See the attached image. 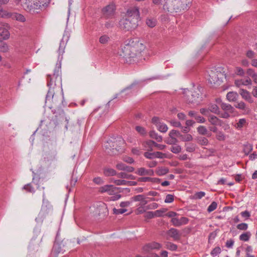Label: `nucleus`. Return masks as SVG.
Masks as SVG:
<instances>
[{"instance_id": "aec40b11", "label": "nucleus", "mask_w": 257, "mask_h": 257, "mask_svg": "<svg viewBox=\"0 0 257 257\" xmlns=\"http://www.w3.org/2000/svg\"><path fill=\"white\" fill-rule=\"evenodd\" d=\"M7 17L16 20L18 21L24 22L26 21L25 17L21 14L17 13L8 12L7 13Z\"/></svg>"}, {"instance_id": "7ed1b4c3", "label": "nucleus", "mask_w": 257, "mask_h": 257, "mask_svg": "<svg viewBox=\"0 0 257 257\" xmlns=\"http://www.w3.org/2000/svg\"><path fill=\"white\" fill-rule=\"evenodd\" d=\"M192 0L167 1L164 5V9L170 13L177 14L187 10L191 6Z\"/></svg>"}, {"instance_id": "a18cd8bd", "label": "nucleus", "mask_w": 257, "mask_h": 257, "mask_svg": "<svg viewBox=\"0 0 257 257\" xmlns=\"http://www.w3.org/2000/svg\"><path fill=\"white\" fill-rule=\"evenodd\" d=\"M186 150L188 152H193L195 151L196 145L193 143H187L185 145Z\"/></svg>"}, {"instance_id": "f03ea898", "label": "nucleus", "mask_w": 257, "mask_h": 257, "mask_svg": "<svg viewBox=\"0 0 257 257\" xmlns=\"http://www.w3.org/2000/svg\"><path fill=\"white\" fill-rule=\"evenodd\" d=\"M49 89L46 97V102H56L62 93V82L60 77H56V80L51 79L48 83Z\"/></svg>"}, {"instance_id": "49530a36", "label": "nucleus", "mask_w": 257, "mask_h": 257, "mask_svg": "<svg viewBox=\"0 0 257 257\" xmlns=\"http://www.w3.org/2000/svg\"><path fill=\"white\" fill-rule=\"evenodd\" d=\"M109 37L107 35L104 34L100 37L99 42L101 44H106L109 41Z\"/></svg>"}, {"instance_id": "20e7f679", "label": "nucleus", "mask_w": 257, "mask_h": 257, "mask_svg": "<svg viewBox=\"0 0 257 257\" xmlns=\"http://www.w3.org/2000/svg\"><path fill=\"white\" fill-rule=\"evenodd\" d=\"M17 4H20L26 12L34 14L39 13L44 6L41 0H15Z\"/></svg>"}, {"instance_id": "f3484780", "label": "nucleus", "mask_w": 257, "mask_h": 257, "mask_svg": "<svg viewBox=\"0 0 257 257\" xmlns=\"http://www.w3.org/2000/svg\"><path fill=\"white\" fill-rule=\"evenodd\" d=\"M152 122L154 123L158 130L162 133H166L168 130L167 125L159 121V119L158 117H155L152 118Z\"/></svg>"}, {"instance_id": "6e6552de", "label": "nucleus", "mask_w": 257, "mask_h": 257, "mask_svg": "<svg viewBox=\"0 0 257 257\" xmlns=\"http://www.w3.org/2000/svg\"><path fill=\"white\" fill-rule=\"evenodd\" d=\"M216 102L223 111V112H220V117L227 118L234 113L235 109L230 104L222 102L220 98L216 99Z\"/></svg>"}, {"instance_id": "e433bc0d", "label": "nucleus", "mask_w": 257, "mask_h": 257, "mask_svg": "<svg viewBox=\"0 0 257 257\" xmlns=\"http://www.w3.org/2000/svg\"><path fill=\"white\" fill-rule=\"evenodd\" d=\"M11 27L7 23H0V32H9Z\"/></svg>"}, {"instance_id": "6ab92c4d", "label": "nucleus", "mask_w": 257, "mask_h": 257, "mask_svg": "<svg viewBox=\"0 0 257 257\" xmlns=\"http://www.w3.org/2000/svg\"><path fill=\"white\" fill-rule=\"evenodd\" d=\"M166 233L168 236L173 238L174 240H178L181 238V233L179 231L174 228L170 229Z\"/></svg>"}, {"instance_id": "c9c22d12", "label": "nucleus", "mask_w": 257, "mask_h": 257, "mask_svg": "<svg viewBox=\"0 0 257 257\" xmlns=\"http://www.w3.org/2000/svg\"><path fill=\"white\" fill-rule=\"evenodd\" d=\"M169 172L168 169L166 167H159L156 170V173L159 176H163Z\"/></svg>"}, {"instance_id": "473e14b6", "label": "nucleus", "mask_w": 257, "mask_h": 257, "mask_svg": "<svg viewBox=\"0 0 257 257\" xmlns=\"http://www.w3.org/2000/svg\"><path fill=\"white\" fill-rule=\"evenodd\" d=\"M168 210V209L165 208H162L159 210L153 211L154 216L155 217H162L164 216V214L166 213Z\"/></svg>"}, {"instance_id": "37998d69", "label": "nucleus", "mask_w": 257, "mask_h": 257, "mask_svg": "<svg viewBox=\"0 0 257 257\" xmlns=\"http://www.w3.org/2000/svg\"><path fill=\"white\" fill-rule=\"evenodd\" d=\"M180 135V133L176 130H171L169 134V137L170 138H172L173 139H177V138L179 139Z\"/></svg>"}, {"instance_id": "2eb2a0df", "label": "nucleus", "mask_w": 257, "mask_h": 257, "mask_svg": "<svg viewBox=\"0 0 257 257\" xmlns=\"http://www.w3.org/2000/svg\"><path fill=\"white\" fill-rule=\"evenodd\" d=\"M10 37L9 33H0V51L7 52L9 51L8 46L2 40L8 39Z\"/></svg>"}, {"instance_id": "ddd939ff", "label": "nucleus", "mask_w": 257, "mask_h": 257, "mask_svg": "<svg viewBox=\"0 0 257 257\" xmlns=\"http://www.w3.org/2000/svg\"><path fill=\"white\" fill-rule=\"evenodd\" d=\"M118 188L111 185H105L99 188L98 191L100 193H107L108 195H112L117 192Z\"/></svg>"}, {"instance_id": "c756f323", "label": "nucleus", "mask_w": 257, "mask_h": 257, "mask_svg": "<svg viewBox=\"0 0 257 257\" xmlns=\"http://www.w3.org/2000/svg\"><path fill=\"white\" fill-rule=\"evenodd\" d=\"M103 174L105 176H113L116 175V172L113 169L105 168L103 170Z\"/></svg>"}, {"instance_id": "4468645a", "label": "nucleus", "mask_w": 257, "mask_h": 257, "mask_svg": "<svg viewBox=\"0 0 257 257\" xmlns=\"http://www.w3.org/2000/svg\"><path fill=\"white\" fill-rule=\"evenodd\" d=\"M162 247V244L157 242L148 243L143 247V250L146 252H149L154 249H160Z\"/></svg>"}, {"instance_id": "dca6fc26", "label": "nucleus", "mask_w": 257, "mask_h": 257, "mask_svg": "<svg viewBox=\"0 0 257 257\" xmlns=\"http://www.w3.org/2000/svg\"><path fill=\"white\" fill-rule=\"evenodd\" d=\"M117 145V141H115L114 139H109L104 143L103 147L105 150L107 151V152L110 153V152L109 151H111L114 150H116ZM112 152H113V151H112Z\"/></svg>"}, {"instance_id": "5fc2aeb1", "label": "nucleus", "mask_w": 257, "mask_h": 257, "mask_svg": "<svg viewBox=\"0 0 257 257\" xmlns=\"http://www.w3.org/2000/svg\"><path fill=\"white\" fill-rule=\"evenodd\" d=\"M174 200V196L171 194H168L166 196L165 202L166 203H172Z\"/></svg>"}, {"instance_id": "39448f33", "label": "nucleus", "mask_w": 257, "mask_h": 257, "mask_svg": "<svg viewBox=\"0 0 257 257\" xmlns=\"http://www.w3.org/2000/svg\"><path fill=\"white\" fill-rule=\"evenodd\" d=\"M207 80L212 86L220 85L225 78V74L215 68L207 71Z\"/></svg>"}, {"instance_id": "a878e982", "label": "nucleus", "mask_w": 257, "mask_h": 257, "mask_svg": "<svg viewBox=\"0 0 257 257\" xmlns=\"http://www.w3.org/2000/svg\"><path fill=\"white\" fill-rule=\"evenodd\" d=\"M134 200L135 201H140V205L144 206L148 203L146 198L143 195H138L134 197Z\"/></svg>"}, {"instance_id": "13d9d810", "label": "nucleus", "mask_w": 257, "mask_h": 257, "mask_svg": "<svg viewBox=\"0 0 257 257\" xmlns=\"http://www.w3.org/2000/svg\"><path fill=\"white\" fill-rule=\"evenodd\" d=\"M221 252V248L219 247H215L211 252V254L213 256H216Z\"/></svg>"}, {"instance_id": "c85d7f7f", "label": "nucleus", "mask_w": 257, "mask_h": 257, "mask_svg": "<svg viewBox=\"0 0 257 257\" xmlns=\"http://www.w3.org/2000/svg\"><path fill=\"white\" fill-rule=\"evenodd\" d=\"M146 24L149 27L154 28L157 24V20L154 18L149 17L146 19Z\"/></svg>"}, {"instance_id": "6e6d98bb", "label": "nucleus", "mask_w": 257, "mask_h": 257, "mask_svg": "<svg viewBox=\"0 0 257 257\" xmlns=\"http://www.w3.org/2000/svg\"><path fill=\"white\" fill-rule=\"evenodd\" d=\"M136 130L139 133L140 135L144 136L146 134V131L145 129L140 126H137L136 127Z\"/></svg>"}, {"instance_id": "0eeeda50", "label": "nucleus", "mask_w": 257, "mask_h": 257, "mask_svg": "<svg viewBox=\"0 0 257 257\" xmlns=\"http://www.w3.org/2000/svg\"><path fill=\"white\" fill-rule=\"evenodd\" d=\"M52 211V206L50 202L45 198V194L43 195V203L40 211L38 216L36 218V221L41 222Z\"/></svg>"}, {"instance_id": "f257e3e1", "label": "nucleus", "mask_w": 257, "mask_h": 257, "mask_svg": "<svg viewBox=\"0 0 257 257\" xmlns=\"http://www.w3.org/2000/svg\"><path fill=\"white\" fill-rule=\"evenodd\" d=\"M146 50V44L143 40L138 37H132L125 42L119 53L125 58L134 59L142 56Z\"/></svg>"}, {"instance_id": "052dcab7", "label": "nucleus", "mask_w": 257, "mask_h": 257, "mask_svg": "<svg viewBox=\"0 0 257 257\" xmlns=\"http://www.w3.org/2000/svg\"><path fill=\"white\" fill-rule=\"evenodd\" d=\"M113 213L115 214H123V213L125 212L126 211V209L124 208H120V209H116L114 208L113 209Z\"/></svg>"}, {"instance_id": "338daca9", "label": "nucleus", "mask_w": 257, "mask_h": 257, "mask_svg": "<svg viewBox=\"0 0 257 257\" xmlns=\"http://www.w3.org/2000/svg\"><path fill=\"white\" fill-rule=\"evenodd\" d=\"M145 218L146 219H151L155 218L153 211H148L145 215Z\"/></svg>"}, {"instance_id": "0e129e2a", "label": "nucleus", "mask_w": 257, "mask_h": 257, "mask_svg": "<svg viewBox=\"0 0 257 257\" xmlns=\"http://www.w3.org/2000/svg\"><path fill=\"white\" fill-rule=\"evenodd\" d=\"M93 181L94 183L97 185H100L103 183L104 181L100 177H96L93 179Z\"/></svg>"}, {"instance_id": "f8f14e48", "label": "nucleus", "mask_w": 257, "mask_h": 257, "mask_svg": "<svg viewBox=\"0 0 257 257\" xmlns=\"http://www.w3.org/2000/svg\"><path fill=\"white\" fill-rule=\"evenodd\" d=\"M125 17L138 22L140 18L139 8L134 7L128 9L125 14Z\"/></svg>"}, {"instance_id": "c03bdc74", "label": "nucleus", "mask_w": 257, "mask_h": 257, "mask_svg": "<svg viewBox=\"0 0 257 257\" xmlns=\"http://www.w3.org/2000/svg\"><path fill=\"white\" fill-rule=\"evenodd\" d=\"M197 143L202 146H207L208 144V141L206 138L200 137L197 139Z\"/></svg>"}, {"instance_id": "a19ab883", "label": "nucleus", "mask_w": 257, "mask_h": 257, "mask_svg": "<svg viewBox=\"0 0 257 257\" xmlns=\"http://www.w3.org/2000/svg\"><path fill=\"white\" fill-rule=\"evenodd\" d=\"M166 248L172 251H175L177 249V245L171 242H167L165 244Z\"/></svg>"}, {"instance_id": "2f4dec72", "label": "nucleus", "mask_w": 257, "mask_h": 257, "mask_svg": "<svg viewBox=\"0 0 257 257\" xmlns=\"http://www.w3.org/2000/svg\"><path fill=\"white\" fill-rule=\"evenodd\" d=\"M197 131L199 134L202 135H207L208 137L211 136V133H209L205 126L200 125L197 128Z\"/></svg>"}, {"instance_id": "4be33fe9", "label": "nucleus", "mask_w": 257, "mask_h": 257, "mask_svg": "<svg viewBox=\"0 0 257 257\" xmlns=\"http://www.w3.org/2000/svg\"><path fill=\"white\" fill-rule=\"evenodd\" d=\"M145 147H147L146 146H148L149 148L148 149V151H152V146H154L156 147H157L158 149L162 150L165 149L166 146L161 144H158L156 143H155L153 141H149L145 143Z\"/></svg>"}, {"instance_id": "69168bd1", "label": "nucleus", "mask_w": 257, "mask_h": 257, "mask_svg": "<svg viewBox=\"0 0 257 257\" xmlns=\"http://www.w3.org/2000/svg\"><path fill=\"white\" fill-rule=\"evenodd\" d=\"M125 167H126V165L121 162H119L116 165V168L118 170L124 171Z\"/></svg>"}, {"instance_id": "79ce46f5", "label": "nucleus", "mask_w": 257, "mask_h": 257, "mask_svg": "<svg viewBox=\"0 0 257 257\" xmlns=\"http://www.w3.org/2000/svg\"><path fill=\"white\" fill-rule=\"evenodd\" d=\"M111 182L114 183L116 185H127L128 182L124 180H115L111 179Z\"/></svg>"}, {"instance_id": "423d86ee", "label": "nucleus", "mask_w": 257, "mask_h": 257, "mask_svg": "<svg viewBox=\"0 0 257 257\" xmlns=\"http://www.w3.org/2000/svg\"><path fill=\"white\" fill-rule=\"evenodd\" d=\"M201 87L185 90L186 99L188 103L198 105L202 101Z\"/></svg>"}, {"instance_id": "ea45409f", "label": "nucleus", "mask_w": 257, "mask_h": 257, "mask_svg": "<svg viewBox=\"0 0 257 257\" xmlns=\"http://www.w3.org/2000/svg\"><path fill=\"white\" fill-rule=\"evenodd\" d=\"M149 135L151 138L155 139L158 142H161L162 141V137L159 136L158 134L154 131L150 132Z\"/></svg>"}, {"instance_id": "603ef678", "label": "nucleus", "mask_w": 257, "mask_h": 257, "mask_svg": "<svg viewBox=\"0 0 257 257\" xmlns=\"http://www.w3.org/2000/svg\"><path fill=\"white\" fill-rule=\"evenodd\" d=\"M236 227L238 229L240 230H246L248 228V225L245 223H241L238 224Z\"/></svg>"}, {"instance_id": "09e8293b", "label": "nucleus", "mask_w": 257, "mask_h": 257, "mask_svg": "<svg viewBox=\"0 0 257 257\" xmlns=\"http://www.w3.org/2000/svg\"><path fill=\"white\" fill-rule=\"evenodd\" d=\"M217 204L216 202H212L211 204L208 207L207 211L208 212H211L214 211L217 208Z\"/></svg>"}, {"instance_id": "680f3d73", "label": "nucleus", "mask_w": 257, "mask_h": 257, "mask_svg": "<svg viewBox=\"0 0 257 257\" xmlns=\"http://www.w3.org/2000/svg\"><path fill=\"white\" fill-rule=\"evenodd\" d=\"M159 207V204L157 203H152L147 206V209H155Z\"/></svg>"}, {"instance_id": "de8ad7c7", "label": "nucleus", "mask_w": 257, "mask_h": 257, "mask_svg": "<svg viewBox=\"0 0 257 257\" xmlns=\"http://www.w3.org/2000/svg\"><path fill=\"white\" fill-rule=\"evenodd\" d=\"M160 180L159 179L156 178H152L150 177H142L140 178L139 179V181L141 182H156V181H159Z\"/></svg>"}, {"instance_id": "3c124183", "label": "nucleus", "mask_w": 257, "mask_h": 257, "mask_svg": "<svg viewBox=\"0 0 257 257\" xmlns=\"http://www.w3.org/2000/svg\"><path fill=\"white\" fill-rule=\"evenodd\" d=\"M235 73L239 76H243L244 74V71L242 68L239 67H236L234 70Z\"/></svg>"}, {"instance_id": "bf43d9fd", "label": "nucleus", "mask_w": 257, "mask_h": 257, "mask_svg": "<svg viewBox=\"0 0 257 257\" xmlns=\"http://www.w3.org/2000/svg\"><path fill=\"white\" fill-rule=\"evenodd\" d=\"M154 155L155 158L160 159L165 158L167 157V155L165 154L160 152H154Z\"/></svg>"}, {"instance_id": "f704fd0d", "label": "nucleus", "mask_w": 257, "mask_h": 257, "mask_svg": "<svg viewBox=\"0 0 257 257\" xmlns=\"http://www.w3.org/2000/svg\"><path fill=\"white\" fill-rule=\"evenodd\" d=\"M251 236V233L250 232L247 231L241 234L239 238L240 240L243 241H247L249 240L250 237Z\"/></svg>"}, {"instance_id": "a211bd4d", "label": "nucleus", "mask_w": 257, "mask_h": 257, "mask_svg": "<svg viewBox=\"0 0 257 257\" xmlns=\"http://www.w3.org/2000/svg\"><path fill=\"white\" fill-rule=\"evenodd\" d=\"M189 219L185 217H182L180 218L177 217L172 218L171 222L175 226H180L188 223Z\"/></svg>"}, {"instance_id": "412c9836", "label": "nucleus", "mask_w": 257, "mask_h": 257, "mask_svg": "<svg viewBox=\"0 0 257 257\" xmlns=\"http://www.w3.org/2000/svg\"><path fill=\"white\" fill-rule=\"evenodd\" d=\"M235 85L238 87L241 86L250 85L252 83L251 80L247 77L244 79H236L234 82Z\"/></svg>"}, {"instance_id": "e2e57ef3", "label": "nucleus", "mask_w": 257, "mask_h": 257, "mask_svg": "<svg viewBox=\"0 0 257 257\" xmlns=\"http://www.w3.org/2000/svg\"><path fill=\"white\" fill-rule=\"evenodd\" d=\"M205 195V193L203 191L197 192L194 195V197L196 199H201Z\"/></svg>"}, {"instance_id": "774afa93", "label": "nucleus", "mask_w": 257, "mask_h": 257, "mask_svg": "<svg viewBox=\"0 0 257 257\" xmlns=\"http://www.w3.org/2000/svg\"><path fill=\"white\" fill-rule=\"evenodd\" d=\"M246 56L248 58L252 59L254 57L255 53L253 51H252L251 50H248L246 52Z\"/></svg>"}, {"instance_id": "bb28decb", "label": "nucleus", "mask_w": 257, "mask_h": 257, "mask_svg": "<svg viewBox=\"0 0 257 257\" xmlns=\"http://www.w3.org/2000/svg\"><path fill=\"white\" fill-rule=\"evenodd\" d=\"M208 120L211 124L213 125H222V120L219 119L215 116L210 115L208 117Z\"/></svg>"}, {"instance_id": "b1692460", "label": "nucleus", "mask_w": 257, "mask_h": 257, "mask_svg": "<svg viewBox=\"0 0 257 257\" xmlns=\"http://www.w3.org/2000/svg\"><path fill=\"white\" fill-rule=\"evenodd\" d=\"M135 173L140 176H153L154 174L153 170H147L143 167L138 168Z\"/></svg>"}, {"instance_id": "4c0bfd02", "label": "nucleus", "mask_w": 257, "mask_h": 257, "mask_svg": "<svg viewBox=\"0 0 257 257\" xmlns=\"http://www.w3.org/2000/svg\"><path fill=\"white\" fill-rule=\"evenodd\" d=\"M118 177L127 179L133 180L135 179V177L131 174H127L125 173L121 172L117 174Z\"/></svg>"}, {"instance_id": "864d4df0", "label": "nucleus", "mask_w": 257, "mask_h": 257, "mask_svg": "<svg viewBox=\"0 0 257 257\" xmlns=\"http://www.w3.org/2000/svg\"><path fill=\"white\" fill-rule=\"evenodd\" d=\"M216 137L219 141H224L225 140V136L222 132H217Z\"/></svg>"}, {"instance_id": "cd10ccee", "label": "nucleus", "mask_w": 257, "mask_h": 257, "mask_svg": "<svg viewBox=\"0 0 257 257\" xmlns=\"http://www.w3.org/2000/svg\"><path fill=\"white\" fill-rule=\"evenodd\" d=\"M238 97V93L233 91L228 92L226 95V98L229 102L236 101Z\"/></svg>"}, {"instance_id": "8fccbe9b", "label": "nucleus", "mask_w": 257, "mask_h": 257, "mask_svg": "<svg viewBox=\"0 0 257 257\" xmlns=\"http://www.w3.org/2000/svg\"><path fill=\"white\" fill-rule=\"evenodd\" d=\"M170 150L173 153L177 154L181 152V148L180 146L176 145V146L171 147Z\"/></svg>"}, {"instance_id": "5701e85b", "label": "nucleus", "mask_w": 257, "mask_h": 257, "mask_svg": "<svg viewBox=\"0 0 257 257\" xmlns=\"http://www.w3.org/2000/svg\"><path fill=\"white\" fill-rule=\"evenodd\" d=\"M239 93L241 96L242 98L247 101L248 102L251 103L253 102L250 93L246 90L241 89L239 90Z\"/></svg>"}, {"instance_id": "58836bf2", "label": "nucleus", "mask_w": 257, "mask_h": 257, "mask_svg": "<svg viewBox=\"0 0 257 257\" xmlns=\"http://www.w3.org/2000/svg\"><path fill=\"white\" fill-rule=\"evenodd\" d=\"M246 123V120L244 118L239 119L238 121L235 125L236 128L239 130L243 127Z\"/></svg>"}, {"instance_id": "9d476101", "label": "nucleus", "mask_w": 257, "mask_h": 257, "mask_svg": "<svg viewBox=\"0 0 257 257\" xmlns=\"http://www.w3.org/2000/svg\"><path fill=\"white\" fill-rule=\"evenodd\" d=\"M115 6L113 4H110L101 10L102 18L105 19H112L114 17L115 14Z\"/></svg>"}, {"instance_id": "393cba45", "label": "nucleus", "mask_w": 257, "mask_h": 257, "mask_svg": "<svg viewBox=\"0 0 257 257\" xmlns=\"http://www.w3.org/2000/svg\"><path fill=\"white\" fill-rule=\"evenodd\" d=\"M235 107L238 109H241L244 111V113L248 114L250 112V109L246 106V104L243 101L237 102L235 105Z\"/></svg>"}, {"instance_id": "9b49d317", "label": "nucleus", "mask_w": 257, "mask_h": 257, "mask_svg": "<svg viewBox=\"0 0 257 257\" xmlns=\"http://www.w3.org/2000/svg\"><path fill=\"white\" fill-rule=\"evenodd\" d=\"M93 213L95 215L104 217L107 215L108 211L106 205L103 202H99L93 207Z\"/></svg>"}, {"instance_id": "72a5a7b5", "label": "nucleus", "mask_w": 257, "mask_h": 257, "mask_svg": "<svg viewBox=\"0 0 257 257\" xmlns=\"http://www.w3.org/2000/svg\"><path fill=\"white\" fill-rule=\"evenodd\" d=\"M179 139L182 141L189 142L193 139V138L190 134H186L182 135L180 133Z\"/></svg>"}, {"instance_id": "1a4fd4ad", "label": "nucleus", "mask_w": 257, "mask_h": 257, "mask_svg": "<svg viewBox=\"0 0 257 257\" xmlns=\"http://www.w3.org/2000/svg\"><path fill=\"white\" fill-rule=\"evenodd\" d=\"M119 25L123 31H132L138 26V22L125 17L120 20Z\"/></svg>"}, {"instance_id": "4d7b16f0", "label": "nucleus", "mask_w": 257, "mask_h": 257, "mask_svg": "<svg viewBox=\"0 0 257 257\" xmlns=\"http://www.w3.org/2000/svg\"><path fill=\"white\" fill-rule=\"evenodd\" d=\"M179 141L177 139H173L172 138H170V137H169L166 141V143L170 145L176 144Z\"/></svg>"}, {"instance_id": "7c9ffc66", "label": "nucleus", "mask_w": 257, "mask_h": 257, "mask_svg": "<svg viewBox=\"0 0 257 257\" xmlns=\"http://www.w3.org/2000/svg\"><path fill=\"white\" fill-rule=\"evenodd\" d=\"M208 109L211 112L220 116V111L218 106L216 104H210L209 106Z\"/></svg>"}]
</instances>
